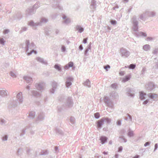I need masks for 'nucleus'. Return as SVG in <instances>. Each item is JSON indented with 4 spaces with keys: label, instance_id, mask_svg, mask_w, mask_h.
Listing matches in <instances>:
<instances>
[{
    "label": "nucleus",
    "instance_id": "obj_39",
    "mask_svg": "<svg viewBox=\"0 0 158 158\" xmlns=\"http://www.w3.org/2000/svg\"><path fill=\"white\" fill-rule=\"evenodd\" d=\"M17 102L16 101H13L11 102V105H10L8 106V107L10 108L12 107H15L17 105Z\"/></svg>",
    "mask_w": 158,
    "mask_h": 158
},
{
    "label": "nucleus",
    "instance_id": "obj_18",
    "mask_svg": "<svg viewBox=\"0 0 158 158\" xmlns=\"http://www.w3.org/2000/svg\"><path fill=\"white\" fill-rule=\"evenodd\" d=\"M107 137L104 136H102L100 137L101 143L102 144L107 143Z\"/></svg>",
    "mask_w": 158,
    "mask_h": 158
},
{
    "label": "nucleus",
    "instance_id": "obj_1",
    "mask_svg": "<svg viewBox=\"0 0 158 158\" xmlns=\"http://www.w3.org/2000/svg\"><path fill=\"white\" fill-rule=\"evenodd\" d=\"M131 20L133 25L132 30L134 31H137L139 29V22L137 19L136 16H133Z\"/></svg>",
    "mask_w": 158,
    "mask_h": 158
},
{
    "label": "nucleus",
    "instance_id": "obj_56",
    "mask_svg": "<svg viewBox=\"0 0 158 158\" xmlns=\"http://www.w3.org/2000/svg\"><path fill=\"white\" fill-rule=\"evenodd\" d=\"M8 139V135H4L2 138V141H6Z\"/></svg>",
    "mask_w": 158,
    "mask_h": 158
},
{
    "label": "nucleus",
    "instance_id": "obj_32",
    "mask_svg": "<svg viewBox=\"0 0 158 158\" xmlns=\"http://www.w3.org/2000/svg\"><path fill=\"white\" fill-rule=\"evenodd\" d=\"M131 77V75L130 74L125 76L124 78L123 79L122 81L123 82H125L129 80Z\"/></svg>",
    "mask_w": 158,
    "mask_h": 158
},
{
    "label": "nucleus",
    "instance_id": "obj_38",
    "mask_svg": "<svg viewBox=\"0 0 158 158\" xmlns=\"http://www.w3.org/2000/svg\"><path fill=\"white\" fill-rule=\"evenodd\" d=\"M143 49L145 51H148L150 49V46L149 44H145L143 46Z\"/></svg>",
    "mask_w": 158,
    "mask_h": 158
},
{
    "label": "nucleus",
    "instance_id": "obj_24",
    "mask_svg": "<svg viewBox=\"0 0 158 158\" xmlns=\"http://www.w3.org/2000/svg\"><path fill=\"white\" fill-rule=\"evenodd\" d=\"M44 118V114L43 112H40L39 114L37 120L41 121Z\"/></svg>",
    "mask_w": 158,
    "mask_h": 158
},
{
    "label": "nucleus",
    "instance_id": "obj_52",
    "mask_svg": "<svg viewBox=\"0 0 158 158\" xmlns=\"http://www.w3.org/2000/svg\"><path fill=\"white\" fill-rule=\"evenodd\" d=\"M111 87L113 89H116L117 87V84L115 83L112 84L111 85Z\"/></svg>",
    "mask_w": 158,
    "mask_h": 158
},
{
    "label": "nucleus",
    "instance_id": "obj_45",
    "mask_svg": "<svg viewBox=\"0 0 158 158\" xmlns=\"http://www.w3.org/2000/svg\"><path fill=\"white\" fill-rule=\"evenodd\" d=\"M94 117L96 119H98L100 117V114L98 112L95 113L94 114Z\"/></svg>",
    "mask_w": 158,
    "mask_h": 158
},
{
    "label": "nucleus",
    "instance_id": "obj_37",
    "mask_svg": "<svg viewBox=\"0 0 158 158\" xmlns=\"http://www.w3.org/2000/svg\"><path fill=\"white\" fill-rule=\"evenodd\" d=\"M29 127H30V125H29L28 126L26 127V128L23 129V130H22L20 134V136H22L23 135H24L25 134L26 129H27L29 128Z\"/></svg>",
    "mask_w": 158,
    "mask_h": 158
},
{
    "label": "nucleus",
    "instance_id": "obj_29",
    "mask_svg": "<svg viewBox=\"0 0 158 158\" xmlns=\"http://www.w3.org/2000/svg\"><path fill=\"white\" fill-rule=\"evenodd\" d=\"M55 131L56 134L57 135H62L63 134V131L58 128H56L55 129Z\"/></svg>",
    "mask_w": 158,
    "mask_h": 158
},
{
    "label": "nucleus",
    "instance_id": "obj_49",
    "mask_svg": "<svg viewBox=\"0 0 158 158\" xmlns=\"http://www.w3.org/2000/svg\"><path fill=\"white\" fill-rule=\"evenodd\" d=\"M6 121L3 119H1L0 120V124L2 125H4L5 124Z\"/></svg>",
    "mask_w": 158,
    "mask_h": 158
},
{
    "label": "nucleus",
    "instance_id": "obj_28",
    "mask_svg": "<svg viewBox=\"0 0 158 158\" xmlns=\"http://www.w3.org/2000/svg\"><path fill=\"white\" fill-rule=\"evenodd\" d=\"M90 83V81L89 80V79H87L83 83V84L85 86L88 88H90L91 87Z\"/></svg>",
    "mask_w": 158,
    "mask_h": 158
},
{
    "label": "nucleus",
    "instance_id": "obj_7",
    "mask_svg": "<svg viewBox=\"0 0 158 158\" xmlns=\"http://www.w3.org/2000/svg\"><path fill=\"white\" fill-rule=\"evenodd\" d=\"M122 56L125 58L127 57L130 55V52L125 48H122L120 49Z\"/></svg>",
    "mask_w": 158,
    "mask_h": 158
},
{
    "label": "nucleus",
    "instance_id": "obj_6",
    "mask_svg": "<svg viewBox=\"0 0 158 158\" xmlns=\"http://www.w3.org/2000/svg\"><path fill=\"white\" fill-rule=\"evenodd\" d=\"M156 88L154 84L152 82H149L145 85L146 89L150 92H152Z\"/></svg>",
    "mask_w": 158,
    "mask_h": 158
},
{
    "label": "nucleus",
    "instance_id": "obj_59",
    "mask_svg": "<svg viewBox=\"0 0 158 158\" xmlns=\"http://www.w3.org/2000/svg\"><path fill=\"white\" fill-rule=\"evenodd\" d=\"M27 28L26 27H23L21 28V30L20 31L21 32L24 31H27Z\"/></svg>",
    "mask_w": 158,
    "mask_h": 158
},
{
    "label": "nucleus",
    "instance_id": "obj_9",
    "mask_svg": "<svg viewBox=\"0 0 158 158\" xmlns=\"http://www.w3.org/2000/svg\"><path fill=\"white\" fill-rule=\"evenodd\" d=\"M73 78L71 77H68L66 78V81L65 82L66 87L68 88L71 85L72 81L73 80Z\"/></svg>",
    "mask_w": 158,
    "mask_h": 158
},
{
    "label": "nucleus",
    "instance_id": "obj_15",
    "mask_svg": "<svg viewBox=\"0 0 158 158\" xmlns=\"http://www.w3.org/2000/svg\"><path fill=\"white\" fill-rule=\"evenodd\" d=\"M22 17V14L20 12H18L15 13L13 16V19H21Z\"/></svg>",
    "mask_w": 158,
    "mask_h": 158
},
{
    "label": "nucleus",
    "instance_id": "obj_51",
    "mask_svg": "<svg viewBox=\"0 0 158 158\" xmlns=\"http://www.w3.org/2000/svg\"><path fill=\"white\" fill-rule=\"evenodd\" d=\"M70 121L72 124H73L75 122V119L73 117H71L70 118Z\"/></svg>",
    "mask_w": 158,
    "mask_h": 158
},
{
    "label": "nucleus",
    "instance_id": "obj_36",
    "mask_svg": "<svg viewBox=\"0 0 158 158\" xmlns=\"http://www.w3.org/2000/svg\"><path fill=\"white\" fill-rule=\"evenodd\" d=\"M52 7L54 9L58 8L60 10H62V7L57 3H56L55 5H52Z\"/></svg>",
    "mask_w": 158,
    "mask_h": 158
},
{
    "label": "nucleus",
    "instance_id": "obj_14",
    "mask_svg": "<svg viewBox=\"0 0 158 158\" xmlns=\"http://www.w3.org/2000/svg\"><path fill=\"white\" fill-rule=\"evenodd\" d=\"M105 119L101 118L96 122L97 127L100 129L102 128V126L104 124Z\"/></svg>",
    "mask_w": 158,
    "mask_h": 158
},
{
    "label": "nucleus",
    "instance_id": "obj_35",
    "mask_svg": "<svg viewBox=\"0 0 158 158\" xmlns=\"http://www.w3.org/2000/svg\"><path fill=\"white\" fill-rule=\"evenodd\" d=\"M54 68L59 72H61L62 69L60 67V65L58 64H56L54 66Z\"/></svg>",
    "mask_w": 158,
    "mask_h": 158
},
{
    "label": "nucleus",
    "instance_id": "obj_63",
    "mask_svg": "<svg viewBox=\"0 0 158 158\" xmlns=\"http://www.w3.org/2000/svg\"><path fill=\"white\" fill-rule=\"evenodd\" d=\"M10 75L13 77H16V75L15 74L12 72H10Z\"/></svg>",
    "mask_w": 158,
    "mask_h": 158
},
{
    "label": "nucleus",
    "instance_id": "obj_33",
    "mask_svg": "<svg viewBox=\"0 0 158 158\" xmlns=\"http://www.w3.org/2000/svg\"><path fill=\"white\" fill-rule=\"evenodd\" d=\"M127 135L129 137H131L134 136L133 131H132L130 128L128 130Z\"/></svg>",
    "mask_w": 158,
    "mask_h": 158
},
{
    "label": "nucleus",
    "instance_id": "obj_17",
    "mask_svg": "<svg viewBox=\"0 0 158 158\" xmlns=\"http://www.w3.org/2000/svg\"><path fill=\"white\" fill-rule=\"evenodd\" d=\"M135 36L139 37L140 36L146 37L147 35L146 33L142 31L136 32L134 33Z\"/></svg>",
    "mask_w": 158,
    "mask_h": 158
},
{
    "label": "nucleus",
    "instance_id": "obj_34",
    "mask_svg": "<svg viewBox=\"0 0 158 158\" xmlns=\"http://www.w3.org/2000/svg\"><path fill=\"white\" fill-rule=\"evenodd\" d=\"M152 67L153 69H158V61H155L154 63L152 64Z\"/></svg>",
    "mask_w": 158,
    "mask_h": 158
},
{
    "label": "nucleus",
    "instance_id": "obj_27",
    "mask_svg": "<svg viewBox=\"0 0 158 158\" xmlns=\"http://www.w3.org/2000/svg\"><path fill=\"white\" fill-rule=\"evenodd\" d=\"M147 96L151 99H154L157 98V95L156 94H153L150 93L147 94Z\"/></svg>",
    "mask_w": 158,
    "mask_h": 158
},
{
    "label": "nucleus",
    "instance_id": "obj_58",
    "mask_svg": "<svg viewBox=\"0 0 158 158\" xmlns=\"http://www.w3.org/2000/svg\"><path fill=\"white\" fill-rule=\"evenodd\" d=\"M148 11H146L144 13H143L142 15H143V17L145 18H146L148 16Z\"/></svg>",
    "mask_w": 158,
    "mask_h": 158
},
{
    "label": "nucleus",
    "instance_id": "obj_13",
    "mask_svg": "<svg viewBox=\"0 0 158 158\" xmlns=\"http://www.w3.org/2000/svg\"><path fill=\"white\" fill-rule=\"evenodd\" d=\"M75 30L79 33H81L84 30V28L80 25H76L75 27Z\"/></svg>",
    "mask_w": 158,
    "mask_h": 158
},
{
    "label": "nucleus",
    "instance_id": "obj_4",
    "mask_svg": "<svg viewBox=\"0 0 158 158\" xmlns=\"http://www.w3.org/2000/svg\"><path fill=\"white\" fill-rule=\"evenodd\" d=\"M104 101L105 104L107 106L110 108H112L113 107V103L108 97L104 96Z\"/></svg>",
    "mask_w": 158,
    "mask_h": 158
},
{
    "label": "nucleus",
    "instance_id": "obj_60",
    "mask_svg": "<svg viewBox=\"0 0 158 158\" xmlns=\"http://www.w3.org/2000/svg\"><path fill=\"white\" fill-rule=\"evenodd\" d=\"M123 149V147L122 146H120L119 147H118V152H120L122 151Z\"/></svg>",
    "mask_w": 158,
    "mask_h": 158
},
{
    "label": "nucleus",
    "instance_id": "obj_31",
    "mask_svg": "<svg viewBox=\"0 0 158 158\" xmlns=\"http://www.w3.org/2000/svg\"><path fill=\"white\" fill-rule=\"evenodd\" d=\"M35 114V112L34 111H30L28 116L29 118L33 119L34 118Z\"/></svg>",
    "mask_w": 158,
    "mask_h": 158
},
{
    "label": "nucleus",
    "instance_id": "obj_40",
    "mask_svg": "<svg viewBox=\"0 0 158 158\" xmlns=\"http://www.w3.org/2000/svg\"><path fill=\"white\" fill-rule=\"evenodd\" d=\"M40 6V3L39 2H37L32 6L34 9H37Z\"/></svg>",
    "mask_w": 158,
    "mask_h": 158
},
{
    "label": "nucleus",
    "instance_id": "obj_2",
    "mask_svg": "<svg viewBox=\"0 0 158 158\" xmlns=\"http://www.w3.org/2000/svg\"><path fill=\"white\" fill-rule=\"evenodd\" d=\"M30 41L29 40H27L26 41V46L25 47V50L26 52L27 53L28 55L29 56L31 55L33 53H34L35 54H36L37 53V51L35 50L34 49H32L31 51L29 52V48Z\"/></svg>",
    "mask_w": 158,
    "mask_h": 158
},
{
    "label": "nucleus",
    "instance_id": "obj_43",
    "mask_svg": "<svg viewBox=\"0 0 158 158\" xmlns=\"http://www.w3.org/2000/svg\"><path fill=\"white\" fill-rule=\"evenodd\" d=\"M136 65L135 64H132L128 66L127 67H126V68L128 67L129 69H134L135 68Z\"/></svg>",
    "mask_w": 158,
    "mask_h": 158
},
{
    "label": "nucleus",
    "instance_id": "obj_20",
    "mask_svg": "<svg viewBox=\"0 0 158 158\" xmlns=\"http://www.w3.org/2000/svg\"><path fill=\"white\" fill-rule=\"evenodd\" d=\"M36 60L38 62L41 63L43 64L47 65L48 64L47 62L45 61L44 59L40 57H38L36 58Z\"/></svg>",
    "mask_w": 158,
    "mask_h": 158
},
{
    "label": "nucleus",
    "instance_id": "obj_25",
    "mask_svg": "<svg viewBox=\"0 0 158 158\" xmlns=\"http://www.w3.org/2000/svg\"><path fill=\"white\" fill-rule=\"evenodd\" d=\"M110 97L114 99L118 97V94L115 91H112L110 93Z\"/></svg>",
    "mask_w": 158,
    "mask_h": 158
},
{
    "label": "nucleus",
    "instance_id": "obj_41",
    "mask_svg": "<svg viewBox=\"0 0 158 158\" xmlns=\"http://www.w3.org/2000/svg\"><path fill=\"white\" fill-rule=\"evenodd\" d=\"M156 15V13L153 11H148V16L149 17H153Z\"/></svg>",
    "mask_w": 158,
    "mask_h": 158
},
{
    "label": "nucleus",
    "instance_id": "obj_3",
    "mask_svg": "<svg viewBox=\"0 0 158 158\" xmlns=\"http://www.w3.org/2000/svg\"><path fill=\"white\" fill-rule=\"evenodd\" d=\"M48 21V19L44 18H43L41 19V22L37 23H35L33 21L31 20L28 22V24L29 25L35 27L40 25L42 22H44L46 23Z\"/></svg>",
    "mask_w": 158,
    "mask_h": 158
},
{
    "label": "nucleus",
    "instance_id": "obj_61",
    "mask_svg": "<svg viewBox=\"0 0 158 158\" xmlns=\"http://www.w3.org/2000/svg\"><path fill=\"white\" fill-rule=\"evenodd\" d=\"M61 51L63 52H64L66 51L65 47L63 45H62L61 47Z\"/></svg>",
    "mask_w": 158,
    "mask_h": 158
},
{
    "label": "nucleus",
    "instance_id": "obj_46",
    "mask_svg": "<svg viewBox=\"0 0 158 158\" xmlns=\"http://www.w3.org/2000/svg\"><path fill=\"white\" fill-rule=\"evenodd\" d=\"M102 118H104L105 119V121L106 123H110L111 121V119L108 118V117H103Z\"/></svg>",
    "mask_w": 158,
    "mask_h": 158
},
{
    "label": "nucleus",
    "instance_id": "obj_23",
    "mask_svg": "<svg viewBox=\"0 0 158 158\" xmlns=\"http://www.w3.org/2000/svg\"><path fill=\"white\" fill-rule=\"evenodd\" d=\"M73 65L74 64L73 62L70 61L67 64L64 66V69L65 70L71 67H72Z\"/></svg>",
    "mask_w": 158,
    "mask_h": 158
},
{
    "label": "nucleus",
    "instance_id": "obj_53",
    "mask_svg": "<svg viewBox=\"0 0 158 158\" xmlns=\"http://www.w3.org/2000/svg\"><path fill=\"white\" fill-rule=\"evenodd\" d=\"M89 51V49H87L86 48L85 50L84 54L85 56H87L89 55V54L88 53Z\"/></svg>",
    "mask_w": 158,
    "mask_h": 158
},
{
    "label": "nucleus",
    "instance_id": "obj_11",
    "mask_svg": "<svg viewBox=\"0 0 158 158\" xmlns=\"http://www.w3.org/2000/svg\"><path fill=\"white\" fill-rule=\"evenodd\" d=\"M36 10H35L32 7L26 10V15L27 16L31 15L35 13Z\"/></svg>",
    "mask_w": 158,
    "mask_h": 158
},
{
    "label": "nucleus",
    "instance_id": "obj_48",
    "mask_svg": "<svg viewBox=\"0 0 158 158\" xmlns=\"http://www.w3.org/2000/svg\"><path fill=\"white\" fill-rule=\"evenodd\" d=\"M110 23L112 25H115L117 23V22L115 20H111L110 21Z\"/></svg>",
    "mask_w": 158,
    "mask_h": 158
},
{
    "label": "nucleus",
    "instance_id": "obj_47",
    "mask_svg": "<svg viewBox=\"0 0 158 158\" xmlns=\"http://www.w3.org/2000/svg\"><path fill=\"white\" fill-rule=\"evenodd\" d=\"M48 154V151L47 150H42L41 152V155H45Z\"/></svg>",
    "mask_w": 158,
    "mask_h": 158
},
{
    "label": "nucleus",
    "instance_id": "obj_19",
    "mask_svg": "<svg viewBox=\"0 0 158 158\" xmlns=\"http://www.w3.org/2000/svg\"><path fill=\"white\" fill-rule=\"evenodd\" d=\"M126 90L127 95L128 96L131 97H133L134 96V94L133 93L132 90L130 88H127Z\"/></svg>",
    "mask_w": 158,
    "mask_h": 158
},
{
    "label": "nucleus",
    "instance_id": "obj_22",
    "mask_svg": "<svg viewBox=\"0 0 158 158\" xmlns=\"http://www.w3.org/2000/svg\"><path fill=\"white\" fill-rule=\"evenodd\" d=\"M146 96H147V94L143 91H141L139 93V98L142 100L145 99Z\"/></svg>",
    "mask_w": 158,
    "mask_h": 158
},
{
    "label": "nucleus",
    "instance_id": "obj_54",
    "mask_svg": "<svg viewBox=\"0 0 158 158\" xmlns=\"http://www.w3.org/2000/svg\"><path fill=\"white\" fill-rule=\"evenodd\" d=\"M6 41L4 40L3 38L0 39V44L4 45Z\"/></svg>",
    "mask_w": 158,
    "mask_h": 158
},
{
    "label": "nucleus",
    "instance_id": "obj_12",
    "mask_svg": "<svg viewBox=\"0 0 158 158\" xmlns=\"http://www.w3.org/2000/svg\"><path fill=\"white\" fill-rule=\"evenodd\" d=\"M16 98L17 101L18 102L19 104L23 102V98L21 92H19L17 94Z\"/></svg>",
    "mask_w": 158,
    "mask_h": 158
},
{
    "label": "nucleus",
    "instance_id": "obj_30",
    "mask_svg": "<svg viewBox=\"0 0 158 158\" xmlns=\"http://www.w3.org/2000/svg\"><path fill=\"white\" fill-rule=\"evenodd\" d=\"M0 94L2 97H5L7 95V91L6 90H0Z\"/></svg>",
    "mask_w": 158,
    "mask_h": 158
},
{
    "label": "nucleus",
    "instance_id": "obj_10",
    "mask_svg": "<svg viewBox=\"0 0 158 158\" xmlns=\"http://www.w3.org/2000/svg\"><path fill=\"white\" fill-rule=\"evenodd\" d=\"M52 87L50 89V92L51 94H54L56 89L57 84L56 82L54 81L52 82Z\"/></svg>",
    "mask_w": 158,
    "mask_h": 158
},
{
    "label": "nucleus",
    "instance_id": "obj_21",
    "mask_svg": "<svg viewBox=\"0 0 158 158\" xmlns=\"http://www.w3.org/2000/svg\"><path fill=\"white\" fill-rule=\"evenodd\" d=\"M23 79L27 83H31L33 81L32 78L28 76H25Z\"/></svg>",
    "mask_w": 158,
    "mask_h": 158
},
{
    "label": "nucleus",
    "instance_id": "obj_26",
    "mask_svg": "<svg viewBox=\"0 0 158 158\" xmlns=\"http://www.w3.org/2000/svg\"><path fill=\"white\" fill-rule=\"evenodd\" d=\"M32 95L35 97H38L41 95L40 93L35 90H32L31 91Z\"/></svg>",
    "mask_w": 158,
    "mask_h": 158
},
{
    "label": "nucleus",
    "instance_id": "obj_42",
    "mask_svg": "<svg viewBox=\"0 0 158 158\" xmlns=\"http://www.w3.org/2000/svg\"><path fill=\"white\" fill-rule=\"evenodd\" d=\"M119 138L122 140L120 141L121 142L126 143L127 142V139L125 138V137L123 135L120 136Z\"/></svg>",
    "mask_w": 158,
    "mask_h": 158
},
{
    "label": "nucleus",
    "instance_id": "obj_57",
    "mask_svg": "<svg viewBox=\"0 0 158 158\" xmlns=\"http://www.w3.org/2000/svg\"><path fill=\"white\" fill-rule=\"evenodd\" d=\"M122 121L121 120H118L116 123V125L118 126H121L122 124Z\"/></svg>",
    "mask_w": 158,
    "mask_h": 158
},
{
    "label": "nucleus",
    "instance_id": "obj_62",
    "mask_svg": "<svg viewBox=\"0 0 158 158\" xmlns=\"http://www.w3.org/2000/svg\"><path fill=\"white\" fill-rule=\"evenodd\" d=\"M151 143L150 141L146 142L144 144V146L146 147L147 146H149L150 144Z\"/></svg>",
    "mask_w": 158,
    "mask_h": 158
},
{
    "label": "nucleus",
    "instance_id": "obj_16",
    "mask_svg": "<svg viewBox=\"0 0 158 158\" xmlns=\"http://www.w3.org/2000/svg\"><path fill=\"white\" fill-rule=\"evenodd\" d=\"M96 1L95 0H91L90 4V8L92 10H95L96 8Z\"/></svg>",
    "mask_w": 158,
    "mask_h": 158
},
{
    "label": "nucleus",
    "instance_id": "obj_8",
    "mask_svg": "<svg viewBox=\"0 0 158 158\" xmlns=\"http://www.w3.org/2000/svg\"><path fill=\"white\" fill-rule=\"evenodd\" d=\"M73 101L72 98L70 97H68L66 99V102L65 103V106L68 107L73 106Z\"/></svg>",
    "mask_w": 158,
    "mask_h": 158
},
{
    "label": "nucleus",
    "instance_id": "obj_44",
    "mask_svg": "<svg viewBox=\"0 0 158 158\" xmlns=\"http://www.w3.org/2000/svg\"><path fill=\"white\" fill-rule=\"evenodd\" d=\"M71 22V20L69 18H66L63 21V23L66 24H68L69 23Z\"/></svg>",
    "mask_w": 158,
    "mask_h": 158
},
{
    "label": "nucleus",
    "instance_id": "obj_55",
    "mask_svg": "<svg viewBox=\"0 0 158 158\" xmlns=\"http://www.w3.org/2000/svg\"><path fill=\"white\" fill-rule=\"evenodd\" d=\"M35 47V45L33 42L31 43V44L29 45V48L30 49L32 48H34Z\"/></svg>",
    "mask_w": 158,
    "mask_h": 158
},
{
    "label": "nucleus",
    "instance_id": "obj_64",
    "mask_svg": "<svg viewBox=\"0 0 158 158\" xmlns=\"http://www.w3.org/2000/svg\"><path fill=\"white\" fill-rule=\"evenodd\" d=\"M10 31V30L8 29H6L4 30L3 31V33L5 34H7Z\"/></svg>",
    "mask_w": 158,
    "mask_h": 158
},
{
    "label": "nucleus",
    "instance_id": "obj_5",
    "mask_svg": "<svg viewBox=\"0 0 158 158\" xmlns=\"http://www.w3.org/2000/svg\"><path fill=\"white\" fill-rule=\"evenodd\" d=\"M45 85V84L44 82H40L35 83V86L37 90L42 92L44 90Z\"/></svg>",
    "mask_w": 158,
    "mask_h": 158
},
{
    "label": "nucleus",
    "instance_id": "obj_50",
    "mask_svg": "<svg viewBox=\"0 0 158 158\" xmlns=\"http://www.w3.org/2000/svg\"><path fill=\"white\" fill-rule=\"evenodd\" d=\"M103 68L106 70V71H108V69L110 68V66L109 65L107 64L106 65L103 66Z\"/></svg>",
    "mask_w": 158,
    "mask_h": 158
}]
</instances>
